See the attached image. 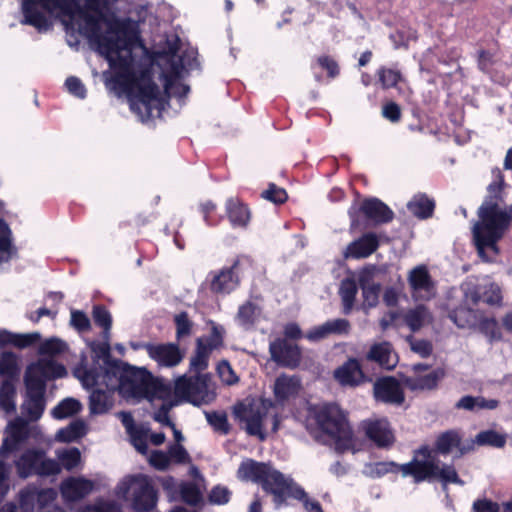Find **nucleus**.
Wrapping results in <instances>:
<instances>
[{"label": "nucleus", "mask_w": 512, "mask_h": 512, "mask_svg": "<svg viewBox=\"0 0 512 512\" xmlns=\"http://www.w3.org/2000/svg\"><path fill=\"white\" fill-rule=\"evenodd\" d=\"M76 16L85 23L79 27V33L85 35L94 42L99 52L109 61L110 67L115 70V81L124 87H128L131 81L130 68L133 66V46L141 42L138 31L129 20L113 18L107 20L108 32L101 31L103 13H90L78 4Z\"/></svg>", "instance_id": "1"}, {"label": "nucleus", "mask_w": 512, "mask_h": 512, "mask_svg": "<svg viewBox=\"0 0 512 512\" xmlns=\"http://www.w3.org/2000/svg\"><path fill=\"white\" fill-rule=\"evenodd\" d=\"M494 181L489 184L482 205L479 207V221L473 226V240L479 256L491 260L498 253L497 242L509 230L512 222V206L501 209L503 203L504 177L499 168L492 170Z\"/></svg>", "instance_id": "2"}, {"label": "nucleus", "mask_w": 512, "mask_h": 512, "mask_svg": "<svg viewBox=\"0 0 512 512\" xmlns=\"http://www.w3.org/2000/svg\"><path fill=\"white\" fill-rule=\"evenodd\" d=\"M401 472L403 477L411 476L413 482L419 484L424 481L431 482L439 480L444 486L447 484L463 485L464 482L459 478L453 465L439 466V461L435 458L428 446H422L415 450L413 458L408 463L397 464L395 462H377L371 466L370 474L372 477H382L388 473Z\"/></svg>", "instance_id": "3"}, {"label": "nucleus", "mask_w": 512, "mask_h": 512, "mask_svg": "<svg viewBox=\"0 0 512 512\" xmlns=\"http://www.w3.org/2000/svg\"><path fill=\"white\" fill-rule=\"evenodd\" d=\"M237 473L241 480L260 484L264 491L273 495L277 506L282 505L288 497L301 499L305 496L304 489L292 478L285 476L269 464L246 459L240 464Z\"/></svg>", "instance_id": "4"}, {"label": "nucleus", "mask_w": 512, "mask_h": 512, "mask_svg": "<svg viewBox=\"0 0 512 512\" xmlns=\"http://www.w3.org/2000/svg\"><path fill=\"white\" fill-rule=\"evenodd\" d=\"M310 418L323 436L333 442L337 450L352 446L353 432L343 410L335 403H323L310 410Z\"/></svg>", "instance_id": "5"}, {"label": "nucleus", "mask_w": 512, "mask_h": 512, "mask_svg": "<svg viewBox=\"0 0 512 512\" xmlns=\"http://www.w3.org/2000/svg\"><path fill=\"white\" fill-rule=\"evenodd\" d=\"M131 81L126 88L113 79L114 83L128 93L131 109L142 121L159 117L164 109L165 101L161 97L158 85L150 78L136 82L130 68Z\"/></svg>", "instance_id": "6"}, {"label": "nucleus", "mask_w": 512, "mask_h": 512, "mask_svg": "<svg viewBox=\"0 0 512 512\" xmlns=\"http://www.w3.org/2000/svg\"><path fill=\"white\" fill-rule=\"evenodd\" d=\"M216 398L214 385L208 374L181 375L175 379L170 406L189 402L195 406L210 404Z\"/></svg>", "instance_id": "7"}, {"label": "nucleus", "mask_w": 512, "mask_h": 512, "mask_svg": "<svg viewBox=\"0 0 512 512\" xmlns=\"http://www.w3.org/2000/svg\"><path fill=\"white\" fill-rule=\"evenodd\" d=\"M272 403L262 400L250 404L238 403L233 408V414L240 422L245 424V431L250 436L265 440V426L270 421L271 429L276 432L279 428V417L271 413Z\"/></svg>", "instance_id": "8"}, {"label": "nucleus", "mask_w": 512, "mask_h": 512, "mask_svg": "<svg viewBox=\"0 0 512 512\" xmlns=\"http://www.w3.org/2000/svg\"><path fill=\"white\" fill-rule=\"evenodd\" d=\"M126 370L127 368L122 367V363L109 361L98 366H92L89 369L78 368L76 375L86 388L103 386L115 392L116 389L119 390Z\"/></svg>", "instance_id": "9"}, {"label": "nucleus", "mask_w": 512, "mask_h": 512, "mask_svg": "<svg viewBox=\"0 0 512 512\" xmlns=\"http://www.w3.org/2000/svg\"><path fill=\"white\" fill-rule=\"evenodd\" d=\"M120 493L125 496L132 493V506L137 512H148L157 503V493L148 476L138 474L129 476L119 486Z\"/></svg>", "instance_id": "10"}, {"label": "nucleus", "mask_w": 512, "mask_h": 512, "mask_svg": "<svg viewBox=\"0 0 512 512\" xmlns=\"http://www.w3.org/2000/svg\"><path fill=\"white\" fill-rule=\"evenodd\" d=\"M15 467L19 477L28 478L32 475L53 476L60 473V465L46 457L41 449H27L15 461Z\"/></svg>", "instance_id": "11"}, {"label": "nucleus", "mask_w": 512, "mask_h": 512, "mask_svg": "<svg viewBox=\"0 0 512 512\" xmlns=\"http://www.w3.org/2000/svg\"><path fill=\"white\" fill-rule=\"evenodd\" d=\"M38 433V426L30 425L27 420L21 417L14 419L5 430L0 455L5 457L8 453L19 450L30 437L36 438Z\"/></svg>", "instance_id": "12"}, {"label": "nucleus", "mask_w": 512, "mask_h": 512, "mask_svg": "<svg viewBox=\"0 0 512 512\" xmlns=\"http://www.w3.org/2000/svg\"><path fill=\"white\" fill-rule=\"evenodd\" d=\"M119 393L126 399L148 398L151 393V382L146 371L128 367L122 377Z\"/></svg>", "instance_id": "13"}, {"label": "nucleus", "mask_w": 512, "mask_h": 512, "mask_svg": "<svg viewBox=\"0 0 512 512\" xmlns=\"http://www.w3.org/2000/svg\"><path fill=\"white\" fill-rule=\"evenodd\" d=\"M407 280L414 299L429 300L434 297L435 283L425 265H418L410 270Z\"/></svg>", "instance_id": "14"}, {"label": "nucleus", "mask_w": 512, "mask_h": 512, "mask_svg": "<svg viewBox=\"0 0 512 512\" xmlns=\"http://www.w3.org/2000/svg\"><path fill=\"white\" fill-rule=\"evenodd\" d=\"M271 359L278 365L288 368H296L301 360V351L295 344L286 339H276L269 345Z\"/></svg>", "instance_id": "15"}, {"label": "nucleus", "mask_w": 512, "mask_h": 512, "mask_svg": "<svg viewBox=\"0 0 512 512\" xmlns=\"http://www.w3.org/2000/svg\"><path fill=\"white\" fill-rule=\"evenodd\" d=\"M374 397L377 401L401 405L404 402V392L400 383L393 377H383L373 385Z\"/></svg>", "instance_id": "16"}, {"label": "nucleus", "mask_w": 512, "mask_h": 512, "mask_svg": "<svg viewBox=\"0 0 512 512\" xmlns=\"http://www.w3.org/2000/svg\"><path fill=\"white\" fill-rule=\"evenodd\" d=\"M149 357L155 360L159 366L175 367L183 359L179 346L174 343L144 345Z\"/></svg>", "instance_id": "17"}, {"label": "nucleus", "mask_w": 512, "mask_h": 512, "mask_svg": "<svg viewBox=\"0 0 512 512\" xmlns=\"http://www.w3.org/2000/svg\"><path fill=\"white\" fill-rule=\"evenodd\" d=\"M362 427L365 435L378 447H388L394 442V434L386 419L364 421Z\"/></svg>", "instance_id": "18"}, {"label": "nucleus", "mask_w": 512, "mask_h": 512, "mask_svg": "<svg viewBox=\"0 0 512 512\" xmlns=\"http://www.w3.org/2000/svg\"><path fill=\"white\" fill-rule=\"evenodd\" d=\"M94 488V483L81 477H70L61 484V494L67 501H78L89 495Z\"/></svg>", "instance_id": "19"}, {"label": "nucleus", "mask_w": 512, "mask_h": 512, "mask_svg": "<svg viewBox=\"0 0 512 512\" xmlns=\"http://www.w3.org/2000/svg\"><path fill=\"white\" fill-rule=\"evenodd\" d=\"M350 331V323L344 318H337L312 328L306 338L310 341H319L330 335H346Z\"/></svg>", "instance_id": "20"}, {"label": "nucleus", "mask_w": 512, "mask_h": 512, "mask_svg": "<svg viewBox=\"0 0 512 512\" xmlns=\"http://www.w3.org/2000/svg\"><path fill=\"white\" fill-rule=\"evenodd\" d=\"M360 210L368 220L375 224L388 223L394 217L393 211L377 198L364 200Z\"/></svg>", "instance_id": "21"}, {"label": "nucleus", "mask_w": 512, "mask_h": 512, "mask_svg": "<svg viewBox=\"0 0 512 512\" xmlns=\"http://www.w3.org/2000/svg\"><path fill=\"white\" fill-rule=\"evenodd\" d=\"M335 379L342 386H357L365 380L364 373L356 359H349L334 371Z\"/></svg>", "instance_id": "22"}, {"label": "nucleus", "mask_w": 512, "mask_h": 512, "mask_svg": "<svg viewBox=\"0 0 512 512\" xmlns=\"http://www.w3.org/2000/svg\"><path fill=\"white\" fill-rule=\"evenodd\" d=\"M445 374L446 372L443 368H437L425 375L416 374L406 377L404 384L412 391L432 390L437 387L439 381L445 377Z\"/></svg>", "instance_id": "23"}, {"label": "nucleus", "mask_w": 512, "mask_h": 512, "mask_svg": "<svg viewBox=\"0 0 512 512\" xmlns=\"http://www.w3.org/2000/svg\"><path fill=\"white\" fill-rule=\"evenodd\" d=\"M379 246L378 238L374 233H367L358 240L350 243L345 251L346 258H365L371 255Z\"/></svg>", "instance_id": "24"}, {"label": "nucleus", "mask_w": 512, "mask_h": 512, "mask_svg": "<svg viewBox=\"0 0 512 512\" xmlns=\"http://www.w3.org/2000/svg\"><path fill=\"white\" fill-rule=\"evenodd\" d=\"M226 215L233 228H245L250 221V210L236 197H230L225 203Z\"/></svg>", "instance_id": "25"}, {"label": "nucleus", "mask_w": 512, "mask_h": 512, "mask_svg": "<svg viewBox=\"0 0 512 512\" xmlns=\"http://www.w3.org/2000/svg\"><path fill=\"white\" fill-rule=\"evenodd\" d=\"M428 448L432 451L435 458L439 461L440 467H443L445 464L441 465L440 460L436 456V452L443 455H447L454 448H457L459 449L460 454L462 455L470 449V447L465 448L464 446H461V437L459 433L454 430L446 431L437 437L435 442V451L430 447Z\"/></svg>", "instance_id": "26"}, {"label": "nucleus", "mask_w": 512, "mask_h": 512, "mask_svg": "<svg viewBox=\"0 0 512 512\" xmlns=\"http://www.w3.org/2000/svg\"><path fill=\"white\" fill-rule=\"evenodd\" d=\"M238 266L236 261L231 267L222 269L216 274L211 282V289L217 293H230L239 284L235 269Z\"/></svg>", "instance_id": "27"}, {"label": "nucleus", "mask_w": 512, "mask_h": 512, "mask_svg": "<svg viewBox=\"0 0 512 512\" xmlns=\"http://www.w3.org/2000/svg\"><path fill=\"white\" fill-rule=\"evenodd\" d=\"M367 359L377 362L386 369H392L397 363V357L389 342L374 344L367 354Z\"/></svg>", "instance_id": "28"}, {"label": "nucleus", "mask_w": 512, "mask_h": 512, "mask_svg": "<svg viewBox=\"0 0 512 512\" xmlns=\"http://www.w3.org/2000/svg\"><path fill=\"white\" fill-rule=\"evenodd\" d=\"M37 0H23L22 10L24 20L22 23L31 25L39 31L47 30L50 26L46 15L37 8Z\"/></svg>", "instance_id": "29"}, {"label": "nucleus", "mask_w": 512, "mask_h": 512, "mask_svg": "<svg viewBox=\"0 0 512 512\" xmlns=\"http://www.w3.org/2000/svg\"><path fill=\"white\" fill-rule=\"evenodd\" d=\"M37 6L44 11L52 14L58 12L60 15L68 17L72 22L76 17L78 8L77 0H37Z\"/></svg>", "instance_id": "30"}, {"label": "nucleus", "mask_w": 512, "mask_h": 512, "mask_svg": "<svg viewBox=\"0 0 512 512\" xmlns=\"http://www.w3.org/2000/svg\"><path fill=\"white\" fill-rule=\"evenodd\" d=\"M114 405V391L95 389L89 397V410L93 415L107 413Z\"/></svg>", "instance_id": "31"}, {"label": "nucleus", "mask_w": 512, "mask_h": 512, "mask_svg": "<svg viewBox=\"0 0 512 512\" xmlns=\"http://www.w3.org/2000/svg\"><path fill=\"white\" fill-rule=\"evenodd\" d=\"M300 389V380L296 376L282 374L278 376L274 383V395L277 400L284 401L298 393Z\"/></svg>", "instance_id": "32"}, {"label": "nucleus", "mask_w": 512, "mask_h": 512, "mask_svg": "<svg viewBox=\"0 0 512 512\" xmlns=\"http://www.w3.org/2000/svg\"><path fill=\"white\" fill-rule=\"evenodd\" d=\"M40 339L39 333L17 334L7 330L0 331V348L13 345L17 348H27Z\"/></svg>", "instance_id": "33"}, {"label": "nucleus", "mask_w": 512, "mask_h": 512, "mask_svg": "<svg viewBox=\"0 0 512 512\" xmlns=\"http://www.w3.org/2000/svg\"><path fill=\"white\" fill-rule=\"evenodd\" d=\"M408 210L420 219H427L432 216L435 202L426 194H416L407 204Z\"/></svg>", "instance_id": "34"}, {"label": "nucleus", "mask_w": 512, "mask_h": 512, "mask_svg": "<svg viewBox=\"0 0 512 512\" xmlns=\"http://www.w3.org/2000/svg\"><path fill=\"white\" fill-rule=\"evenodd\" d=\"M431 321V314L424 305H418L404 314V322L413 332L420 330Z\"/></svg>", "instance_id": "35"}, {"label": "nucleus", "mask_w": 512, "mask_h": 512, "mask_svg": "<svg viewBox=\"0 0 512 512\" xmlns=\"http://www.w3.org/2000/svg\"><path fill=\"white\" fill-rule=\"evenodd\" d=\"M17 255V248L12 243V232L5 221L0 220V265L9 262Z\"/></svg>", "instance_id": "36"}, {"label": "nucleus", "mask_w": 512, "mask_h": 512, "mask_svg": "<svg viewBox=\"0 0 512 512\" xmlns=\"http://www.w3.org/2000/svg\"><path fill=\"white\" fill-rule=\"evenodd\" d=\"M24 382L27 394H45L46 379L39 370H36L34 364L28 366L25 372Z\"/></svg>", "instance_id": "37"}, {"label": "nucleus", "mask_w": 512, "mask_h": 512, "mask_svg": "<svg viewBox=\"0 0 512 512\" xmlns=\"http://www.w3.org/2000/svg\"><path fill=\"white\" fill-rule=\"evenodd\" d=\"M260 313L261 309L259 306L247 301L239 307L235 321L244 329H250L259 318Z\"/></svg>", "instance_id": "38"}, {"label": "nucleus", "mask_w": 512, "mask_h": 512, "mask_svg": "<svg viewBox=\"0 0 512 512\" xmlns=\"http://www.w3.org/2000/svg\"><path fill=\"white\" fill-rule=\"evenodd\" d=\"M45 410V397L44 395L26 394V399L22 405L23 414H25L30 421H37L41 418Z\"/></svg>", "instance_id": "39"}, {"label": "nucleus", "mask_w": 512, "mask_h": 512, "mask_svg": "<svg viewBox=\"0 0 512 512\" xmlns=\"http://www.w3.org/2000/svg\"><path fill=\"white\" fill-rule=\"evenodd\" d=\"M20 374V367L17 356L12 352H3L0 354V375L5 380L16 381Z\"/></svg>", "instance_id": "40"}, {"label": "nucleus", "mask_w": 512, "mask_h": 512, "mask_svg": "<svg viewBox=\"0 0 512 512\" xmlns=\"http://www.w3.org/2000/svg\"><path fill=\"white\" fill-rule=\"evenodd\" d=\"M16 387L15 381L4 380L0 387V408L6 413L16 410Z\"/></svg>", "instance_id": "41"}, {"label": "nucleus", "mask_w": 512, "mask_h": 512, "mask_svg": "<svg viewBox=\"0 0 512 512\" xmlns=\"http://www.w3.org/2000/svg\"><path fill=\"white\" fill-rule=\"evenodd\" d=\"M357 291L358 288L355 280L347 278L341 282L339 294L342 300L344 314L347 315L351 312Z\"/></svg>", "instance_id": "42"}, {"label": "nucleus", "mask_w": 512, "mask_h": 512, "mask_svg": "<svg viewBox=\"0 0 512 512\" xmlns=\"http://www.w3.org/2000/svg\"><path fill=\"white\" fill-rule=\"evenodd\" d=\"M34 365L36 366V370H39L46 380L62 378L67 374L66 368L54 360L42 359Z\"/></svg>", "instance_id": "43"}, {"label": "nucleus", "mask_w": 512, "mask_h": 512, "mask_svg": "<svg viewBox=\"0 0 512 512\" xmlns=\"http://www.w3.org/2000/svg\"><path fill=\"white\" fill-rule=\"evenodd\" d=\"M81 407V403L78 400L66 398L52 409V416L56 419H65L77 414Z\"/></svg>", "instance_id": "44"}, {"label": "nucleus", "mask_w": 512, "mask_h": 512, "mask_svg": "<svg viewBox=\"0 0 512 512\" xmlns=\"http://www.w3.org/2000/svg\"><path fill=\"white\" fill-rule=\"evenodd\" d=\"M210 352L203 346V340H197L195 354L190 359V370L199 374L208 367Z\"/></svg>", "instance_id": "45"}, {"label": "nucleus", "mask_w": 512, "mask_h": 512, "mask_svg": "<svg viewBox=\"0 0 512 512\" xmlns=\"http://www.w3.org/2000/svg\"><path fill=\"white\" fill-rule=\"evenodd\" d=\"M164 91L168 97H175L178 99H183L188 95V93L190 91V87L188 85L180 82L176 76L166 75Z\"/></svg>", "instance_id": "46"}, {"label": "nucleus", "mask_w": 512, "mask_h": 512, "mask_svg": "<svg viewBox=\"0 0 512 512\" xmlns=\"http://www.w3.org/2000/svg\"><path fill=\"white\" fill-rule=\"evenodd\" d=\"M477 295V301H482L489 305L499 304L502 300L500 287L492 282L480 286Z\"/></svg>", "instance_id": "47"}, {"label": "nucleus", "mask_w": 512, "mask_h": 512, "mask_svg": "<svg viewBox=\"0 0 512 512\" xmlns=\"http://www.w3.org/2000/svg\"><path fill=\"white\" fill-rule=\"evenodd\" d=\"M92 316L95 324L103 329L102 338L108 339L112 326L110 312L104 306L97 305L93 307Z\"/></svg>", "instance_id": "48"}, {"label": "nucleus", "mask_w": 512, "mask_h": 512, "mask_svg": "<svg viewBox=\"0 0 512 512\" xmlns=\"http://www.w3.org/2000/svg\"><path fill=\"white\" fill-rule=\"evenodd\" d=\"M56 456L60 467L62 466L66 470L70 471L76 468L80 462L81 454L78 448H69L63 450H57Z\"/></svg>", "instance_id": "49"}, {"label": "nucleus", "mask_w": 512, "mask_h": 512, "mask_svg": "<svg viewBox=\"0 0 512 512\" xmlns=\"http://www.w3.org/2000/svg\"><path fill=\"white\" fill-rule=\"evenodd\" d=\"M38 492L39 489L33 485H29L19 492V503L24 511L30 512L37 509Z\"/></svg>", "instance_id": "50"}, {"label": "nucleus", "mask_w": 512, "mask_h": 512, "mask_svg": "<svg viewBox=\"0 0 512 512\" xmlns=\"http://www.w3.org/2000/svg\"><path fill=\"white\" fill-rule=\"evenodd\" d=\"M377 76L383 89L393 88L402 80V74L399 70L384 66L377 70Z\"/></svg>", "instance_id": "51"}, {"label": "nucleus", "mask_w": 512, "mask_h": 512, "mask_svg": "<svg viewBox=\"0 0 512 512\" xmlns=\"http://www.w3.org/2000/svg\"><path fill=\"white\" fill-rule=\"evenodd\" d=\"M207 422L213 427V429L223 435H227L230 431V425L225 412H205Z\"/></svg>", "instance_id": "52"}, {"label": "nucleus", "mask_w": 512, "mask_h": 512, "mask_svg": "<svg viewBox=\"0 0 512 512\" xmlns=\"http://www.w3.org/2000/svg\"><path fill=\"white\" fill-rule=\"evenodd\" d=\"M315 65L321 70L326 71L329 79H335L340 75V66L338 62L330 55H320L315 59Z\"/></svg>", "instance_id": "53"}, {"label": "nucleus", "mask_w": 512, "mask_h": 512, "mask_svg": "<svg viewBox=\"0 0 512 512\" xmlns=\"http://www.w3.org/2000/svg\"><path fill=\"white\" fill-rule=\"evenodd\" d=\"M475 442L478 445H489L501 448L506 443V437L493 430L482 431L477 434Z\"/></svg>", "instance_id": "54"}, {"label": "nucleus", "mask_w": 512, "mask_h": 512, "mask_svg": "<svg viewBox=\"0 0 512 512\" xmlns=\"http://www.w3.org/2000/svg\"><path fill=\"white\" fill-rule=\"evenodd\" d=\"M480 331L488 337L490 342L502 339L498 321L495 318H484L479 322Z\"/></svg>", "instance_id": "55"}, {"label": "nucleus", "mask_w": 512, "mask_h": 512, "mask_svg": "<svg viewBox=\"0 0 512 512\" xmlns=\"http://www.w3.org/2000/svg\"><path fill=\"white\" fill-rule=\"evenodd\" d=\"M110 337L108 339H103V342H93L91 343V350L96 358V361L93 366H98L102 361V364L112 361L110 359Z\"/></svg>", "instance_id": "56"}, {"label": "nucleus", "mask_w": 512, "mask_h": 512, "mask_svg": "<svg viewBox=\"0 0 512 512\" xmlns=\"http://www.w3.org/2000/svg\"><path fill=\"white\" fill-rule=\"evenodd\" d=\"M406 341L409 343L410 349L419 356L426 358L433 352V345L429 340L418 339L414 336H407Z\"/></svg>", "instance_id": "57"}, {"label": "nucleus", "mask_w": 512, "mask_h": 512, "mask_svg": "<svg viewBox=\"0 0 512 512\" xmlns=\"http://www.w3.org/2000/svg\"><path fill=\"white\" fill-rule=\"evenodd\" d=\"M360 287L362 289L364 306L372 308L378 302V295L380 291L379 284L367 285L363 278L360 279Z\"/></svg>", "instance_id": "58"}, {"label": "nucleus", "mask_w": 512, "mask_h": 512, "mask_svg": "<svg viewBox=\"0 0 512 512\" xmlns=\"http://www.w3.org/2000/svg\"><path fill=\"white\" fill-rule=\"evenodd\" d=\"M495 64L494 52L485 49H480L477 52V67L481 72L490 74Z\"/></svg>", "instance_id": "59"}, {"label": "nucleus", "mask_w": 512, "mask_h": 512, "mask_svg": "<svg viewBox=\"0 0 512 512\" xmlns=\"http://www.w3.org/2000/svg\"><path fill=\"white\" fill-rule=\"evenodd\" d=\"M78 512H121V510L114 501L97 500L94 504L80 508Z\"/></svg>", "instance_id": "60"}, {"label": "nucleus", "mask_w": 512, "mask_h": 512, "mask_svg": "<svg viewBox=\"0 0 512 512\" xmlns=\"http://www.w3.org/2000/svg\"><path fill=\"white\" fill-rule=\"evenodd\" d=\"M128 435L135 449L139 453L145 455L148 451L147 431L138 427L137 429L133 430L132 433H128Z\"/></svg>", "instance_id": "61"}, {"label": "nucleus", "mask_w": 512, "mask_h": 512, "mask_svg": "<svg viewBox=\"0 0 512 512\" xmlns=\"http://www.w3.org/2000/svg\"><path fill=\"white\" fill-rule=\"evenodd\" d=\"M181 498L190 505H197L201 501V493L192 483H185L180 488Z\"/></svg>", "instance_id": "62"}, {"label": "nucleus", "mask_w": 512, "mask_h": 512, "mask_svg": "<svg viewBox=\"0 0 512 512\" xmlns=\"http://www.w3.org/2000/svg\"><path fill=\"white\" fill-rule=\"evenodd\" d=\"M217 373L222 382L226 385H234L239 380L231 365L225 360L217 365Z\"/></svg>", "instance_id": "63"}, {"label": "nucleus", "mask_w": 512, "mask_h": 512, "mask_svg": "<svg viewBox=\"0 0 512 512\" xmlns=\"http://www.w3.org/2000/svg\"><path fill=\"white\" fill-rule=\"evenodd\" d=\"M472 512H500V505L488 498H479L473 502Z\"/></svg>", "instance_id": "64"}]
</instances>
